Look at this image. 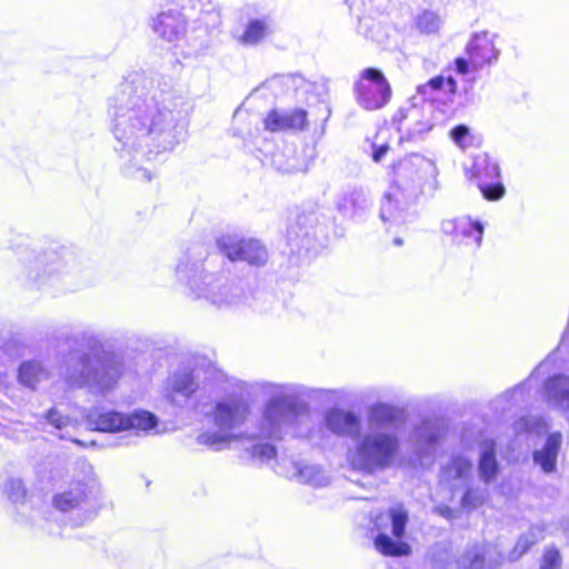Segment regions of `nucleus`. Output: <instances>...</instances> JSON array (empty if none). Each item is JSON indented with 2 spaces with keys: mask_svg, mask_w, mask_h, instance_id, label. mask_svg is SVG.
<instances>
[{
  "mask_svg": "<svg viewBox=\"0 0 569 569\" xmlns=\"http://www.w3.org/2000/svg\"><path fill=\"white\" fill-rule=\"evenodd\" d=\"M457 81L451 76H436L428 80L426 83L419 84L416 89V94L411 98L420 97L417 103H433L436 94L443 91L446 94L453 96L457 92Z\"/></svg>",
  "mask_w": 569,
  "mask_h": 569,
  "instance_id": "c85d7f7f",
  "label": "nucleus"
},
{
  "mask_svg": "<svg viewBox=\"0 0 569 569\" xmlns=\"http://www.w3.org/2000/svg\"><path fill=\"white\" fill-rule=\"evenodd\" d=\"M122 373L119 356L104 350L73 351L64 360V379L77 388L103 395L114 387Z\"/></svg>",
  "mask_w": 569,
  "mask_h": 569,
  "instance_id": "423d86ee",
  "label": "nucleus"
},
{
  "mask_svg": "<svg viewBox=\"0 0 569 569\" xmlns=\"http://www.w3.org/2000/svg\"><path fill=\"white\" fill-rule=\"evenodd\" d=\"M433 170V163L417 153L405 157L393 166V181L382 196L379 212L380 220L388 229L412 221V204L421 193L425 177Z\"/></svg>",
  "mask_w": 569,
  "mask_h": 569,
  "instance_id": "20e7f679",
  "label": "nucleus"
},
{
  "mask_svg": "<svg viewBox=\"0 0 569 569\" xmlns=\"http://www.w3.org/2000/svg\"><path fill=\"white\" fill-rule=\"evenodd\" d=\"M20 277L26 286L40 290H59L64 276L76 267L73 252L66 248L36 252L23 248L18 253Z\"/></svg>",
  "mask_w": 569,
  "mask_h": 569,
  "instance_id": "0eeeda50",
  "label": "nucleus"
},
{
  "mask_svg": "<svg viewBox=\"0 0 569 569\" xmlns=\"http://www.w3.org/2000/svg\"><path fill=\"white\" fill-rule=\"evenodd\" d=\"M236 437L230 432H224L216 428L213 431H206L197 437L199 445L208 446L214 450H220L222 446L229 443Z\"/></svg>",
  "mask_w": 569,
  "mask_h": 569,
  "instance_id": "4c0bfd02",
  "label": "nucleus"
},
{
  "mask_svg": "<svg viewBox=\"0 0 569 569\" xmlns=\"http://www.w3.org/2000/svg\"><path fill=\"white\" fill-rule=\"evenodd\" d=\"M311 216H298L295 223L290 224L287 230V240L292 252L300 253L301 250L307 252L313 248L316 230L310 224Z\"/></svg>",
  "mask_w": 569,
  "mask_h": 569,
  "instance_id": "bb28decb",
  "label": "nucleus"
},
{
  "mask_svg": "<svg viewBox=\"0 0 569 569\" xmlns=\"http://www.w3.org/2000/svg\"><path fill=\"white\" fill-rule=\"evenodd\" d=\"M562 557L560 551L551 546L547 547L542 553L539 569H561Z\"/></svg>",
  "mask_w": 569,
  "mask_h": 569,
  "instance_id": "79ce46f5",
  "label": "nucleus"
},
{
  "mask_svg": "<svg viewBox=\"0 0 569 569\" xmlns=\"http://www.w3.org/2000/svg\"><path fill=\"white\" fill-rule=\"evenodd\" d=\"M88 426L101 432L133 431L136 436L147 435L158 426V418L147 410L123 413L113 409L94 407L86 415Z\"/></svg>",
  "mask_w": 569,
  "mask_h": 569,
  "instance_id": "1a4fd4ad",
  "label": "nucleus"
},
{
  "mask_svg": "<svg viewBox=\"0 0 569 569\" xmlns=\"http://www.w3.org/2000/svg\"><path fill=\"white\" fill-rule=\"evenodd\" d=\"M335 206L343 218L362 221L372 207V199L363 187L349 184L337 194Z\"/></svg>",
  "mask_w": 569,
  "mask_h": 569,
  "instance_id": "a211bd4d",
  "label": "nucleus"
},
{
  "mask_svg": "<svg viewBox=\"0 0 569 569\" xmlns=\"http://www.w3.org/2000/svg\"><path fill=\"white\" fill-rule=\"evenodd\" d=\"M445 433L446 425L443 420L438 418L423 419L411 433L416 455L419 458L432 456Z\"/></svg>",
  "mask_w": 569,
  "mask_h": 569,
  "instance_id": "412c9836",
  "label": "nucleus"
},
{
  "mask_svg": "<svg viewBox=\"0 0 569 569\" xmlns=\"http://www.w3.org/2000/svg\"><path fill=\"white\" fill-rule=\"evenodd\" d=\"M49 372L41 362L36 360L23 361L18 370V380L20 385L30 390H36L38 386L48 380Z\"/></svg>",
  "mask_w": 569,
  "mask_h": 569,
  "instance_id": "2f4dec72",
  "label": "nucleus"
},
{
  "mask_svg": "<svg viewBox=\"0 0 569 569\" xmlns=\"http://www.w3.org/2000/svg\"><path fill=\"white\" fill-rule=\"evenodd\" d=\"M325 423L330 432L353 440L361 433V420L359 416L340 408L329 410L325 416Z\"/></svg>",
  "mask_w": 569,
  "mask_h": 569,
  "instance_id": "393cba45",
  "label": "nucleus"
},
{
  "mask_svg": "<svg viewBox=\"0 0 569 569\" xmlns=\"http://www.w3.org/2000/svg\"><path fill=\"white\" fill-rule=\"evenodd\" d=\"M217 246L230 261H246L250 266L262 267L269 260L267 247L258 239L222 234L217 239Z\"/></svg>",
  "mask_w": 569,
  "mask_h": 569,
  "instance_id": "4468645a",
  "label": "nucleus"
},
{
  "mask_svg": "<svg viewBox=\"0 0 569 569\" xmlns=\"http://www.w3.org/2000/svg\"><path fill=\"white\" fill-rule=\"evenodd\" d=\"M467 557L471 569H495L503 559L500 552L487 547L475 548L468 551Z\"/></svg>",
  "mask_w": 569,
  "mask_h": 569,
  "instance_id": "f704fd0d",
  "label": "nucleus"
},
{
  "mask_svg": "<svg viewBox=\"0 0 569 569\" xmlns=\"http://www.w3.org/2000/svg\"><path fill=\"white\" fill-rule=\"evenodd\" d=\"M466 170L470 179L476 181L485 199L497 201L505 196L506 189L501 182L499 164L488 153L476 154Z\"/></svg>",
  "mask_w": 569,
  "mask_h": 569,
  "instance_id": "ddd939ff",
  "label": "nucleus"
},
{
  "mask_svg": "<svg viewBox=\"0 0 569 569\" xmlns=\"http://www.w3.org/2000/svg\"><path fill=\"white\" fill-rule=\"evenodd\" d=\"M455 70L459 74H467L470 70L472 71L469 58L458 57L455 59Z\"/></svg>",
  "mask_w": 569,
  "mask_h": 569,
  "instance_id": "3c124183",
  "label": "nucleus"
},
{
  "mask_svg": "<svg viewBox=\"0 0 569 569\" xmlns=\"http://www.w3.org/2000/svg\"><path fill=\"white\" fill-rule=\"evenodd\" d=\"M46 421L53 426L58 430H62L67 426H69L71 419L68 415L61 413L58 408L52 407L47 411V413L43 416Z\"/></svg>",
  "mask_w": 569,
  "mask_h": 569,
  "instance_id": "a18cd8bd",
  "label": "nucleus"
},
{
  "mask_svg": "<svg viewBox=\"0 0 569 569\" xmlns=\"http://www.w3.org/2000/svg\"><path fill=\"white\" fill-rule=\"evenodd\" d=\"M402 243H403V240H402L401 238L396 237V238L393 239V244H395V246L400 247V246H402Z\"/></svg>",
  "mask_w": 569,
  "mask_h": 569,
  "instance_id": "5fc2aeb1",
  "label": "nucleus"
},
{
  "mask_svg": "<svg viewBox=\"0 0 569 569\" xmlns=\"http://www.w3.org/2000/svg\"><path fill=\"white\" fill-rule=\"evenodd\" d=\"M213 9L212 0H172V7L161 11L152 20L151 27L161 39L177 47L186 42L188 48L182 50L184 58H199L208 49L207 30L199 28L189 34L187 26L190 20H198Z\"/></svg>",
  "mask_w": 569,
  "mask_h": 569,
  "instance_id": "39448f33",
  "label": "nucleus"
},
{
  "mask_svg": "<svg viewBox=\"0 0 569 569\" xmlns=\"http://www.w3.org/2000/svg\"><path fill=\"white\" fill-rule=\"evenodd\" d=\"M465 492L461 497L460 505L463 509H477L485 503L488 498V490L480 486H463Z\"/></svg>",
  "mask_w": 569,
  "mask_h": 569,
  "instance_id": "e433bc0d",
  "label": "nucleus"
},
{
  "mask_svg": "<svg viewBox=\"0 0 569 569\" xmlns=\"http://www.w3.org/2000/svg\"><path fill=\"white\" fill-rule=\"evenodd\" d=\"M198 389V372L190 366H183L168 377L164 393L168 401L177 407H183Z\"/></svg>",
  "mask_w": 569,
  "mask_h": 569,
  "instance_id": "aec40b11",
  "label": "nucleus"
},
{
  "mask_svg": "<svg viewBox=\"0 0 569 569\" xmlns=\"http://www.w3.org/2000/svg\"><path fill=\"white\" fill-rule=\"evenodd\" d=\"M371 148H372L371 158L377 163H379L385 158V156L387 154V152L389 150L388 143L377 144L373 142L371 144Z\"/></svg>",
  "mask_w": 569,
  "mask_h": 569,
  "instance_id": "09e8293b",
  "label": "nucleus"
},
{
  "mask_svg": "<svg viewBox=\"0 0 569 569\" xmlns=\"http://www.w3.org/2000/svg\"><path fill=\"white\" fill-rule=\"evenodd\" d=\"M441 230L452 238L456 246L463 247L472 253L481 247L485 228L481 221L462 216L443 220Z\"/></svg>",
  "mask_w": 569,
  "mask_h": 569,
  "instance_id": "f3484780",
  "label": "nucleus"
},
{
  "mask_svg": "<svg viewBox=\"0 0 569 569\" xmlns=\"http://www.w3.org/2000/svg\"><path fill=\"white\" fill-rule=\"evenodd\" d=\"M358 103L366 110H377L387 104L391 88L383 73L376 68H367L356 84Z\"/></svg>",
  "mask_w": 569,
  "mask_h": 569,
  "instance_id": "2eb2a0df",
  "label": "nucleus"
},
{
  "mask_svg": "<svg viewBox=\"0 0 569 569\" xmlns=\"http://www.w3.org/2000/svg\"><path fill=\"white\" fill-rule=\"evenodd\" d=\"M499 473L497 460V445L493 440H485L480 445L478 459V475L485 485L496 481Z\"/></svg>",
  "mask_w": 569,
  "mask_h": 569,
  "instance_id": "c756f323",
  "label": "nucleus"
},
{
  "mask_svg": "<svg viewBox=\"0 0 569 569\" xmlns=\"http://www.w3.org/2000/svg\"><path fill=\"white\" fill-rule=\"evenodd\" d=\"M439 513L446 518H450L452 511L449 507H442V508H439Z\"/></svg>",
  "mask_w": 569,
  "mask_h": 569,
  "instance_id": "603ef678",
  "label": "nucleus"
},
{
  "mask_svg": "<svg viewBox=\"0 0 569 569\" xmlns=\"http://www.w3.org/2000/svg\"><path fill=\"white\" fill-rule=\"evenodd\" d=\"M420 97L410 98L393 116L392 122L401 133L400 140L418 141L431 131L439 120L440 112L435 103H420Z\"/></svg>",
  "mask_w": 569,
  "mask_h": 569,
  "instance_id": "9b49d317",
  "label": "nucleus"
},
{
  "mask_svg": "<svg viewBox=\"0 0 569 569\" xmlns=\"http://www.w3.org/2000/svg\"><path fill=\"white\" fill-rule=\"evenodd\" d=\"M409 522V512L402 503L388 508L386 513L375 520L378 535L373 545L377 551L385 556L401 557L411 552V547L402 541Z\"/></svg>",
  "mask_w": 569,
  "mask_h": 569,
  "instance_id": "9d476101",
  "label": "nucleus"
},
{
  "mask_svg": "<svg viewBox=\"0 0 569 569\" xmlns=\"http://www.w3.org/2000/svg\"><path fill=\"white\" fill-rule=\"evenodd\" d=\"M295 476L299 482L316 488L326 487L330 483V476L318 465L297 462L295 463Z\"/></svg>",
  "mask_w": 569,
  "mask_h": 569,
  "instance_id": "473e14b6",
  "label": "nucleus"
},
{
  "mask_svg": "<svg viewBox=\"0 0 569 569\" xmlns=\"http://www.w3.org/2000/svg\"><path fill=\"white\" fill-rule=\"evenodd\" d=\"M450 138L461 149L471 144L470 130L466 124H458L450 130Z\"/></svg>",
  "mask_w": 569,
  "mask_h": 569,
  "instance_id": "c03bdc74",
  "label": "nucleus"
},
{
  "mask_svg": "<svg viewBox=\"0 0 569 569\" xmlns=\"http://www.w3.org/2000/svg\"><path fill=\"white\" fill-rule=\"evenodd\" d=\"M543 401L552 409L569 411V376L557 373L545 380Z\"/></svg>",
  "mask_w": 569,
  "mask_h": 569,
  "instance_id": "a878e982",
  "label": "nucleus"
},
{
  "mask_svg": "<svg viewBox=\"0 0 569 569\" xmlns=\"http://www.w3.org/2000/svg\"><path fill=\"white\" fill-rule=\"evenodd\" d=\"M274 32L273 19L269 16L251 18L248 20L239 42L244 46H258Z\"/></svg>",
  "mask_w": 569,
  "mask_h": 569,
  "instance_id": "cd10ccee",
  "label": "nucleus"
},
{
  "mask_svg": "<svg viewBox=\"0 0 569 569\" xmlns=\"http://www.w3.org/2000/svg\"><path fill=\"white\" fill-rule=\"evenodd\" d=\"M76 339L82 341L83 343H87L89 347H93L97 342H99L98 338L90 329L77 332Z\"/></svg>",
  "mask_w": 569,
  "mask_h": 569,
  "instance_id": "8fccbe9b",
  "label": "nucleus"
},
{
  "mask_svg": "<svg viewBox=\"0 0 569 569\" xmlns=\"http://www.w3.org/2000/svg\"><path fill=\"white\" fill-rule=\"evenodd\" d=\"M216 259L202 246L188 249L177 264V279L193 299H204L219 309L237 307L244 300V289L239 281L213 270Z\"/></svg>",
  "mask_w": 569,
  "mask_h": 569,
  "instance_id": "7ed1b4c3",
  "label": "nucleus"
},
{
  "mask_svg": "<svg viewBox=\"0 0 569 569\" xmlns=\"http://www.w3.org/2000/svg\"><path fill=\"white\" fill-rule=\"evenodd\" d=\"M264 129L270 132L303 131L308 126V113L305 109L271 110L263 120Z\"/></svg>",
  "mask_w": 569,
  "mask_h": 569,
  "instance_id": "4be33fe9",
  "label": "nucleus"
},
{
  "mask_svg": "<svg viewBox=\"0 0 569 569\" xmlns=\"http://www.w3.org/2000/svg\"><path fill=\"white\" fill-rule=\"evenodd\" d=\"M0 389H3L6 392H8L7 379L2 372H0Z\"/></svg>",
  "mask_w": 569,
  "mask_h": 569,
  "instance_id": "864d4df0",
  "label": "nucleus"
},
{
  "mask_svg": "<svg viewBox=\"0 0 569 569\" xmlns=\"http://www.w3.org/2000/svg\"><path fill=\"white\" fill-rule=\"evenodd\" d=\"M250 415L251 407L244 396L229 395L216 401L210 417L214 428L236 437V431L246 425Z\"/></svg>",
  "mask_w": 569,
  "mask_h": 569,
  "instance_id": "f8f14e48",
  "label": "nucleus"
},
{
  "mask_svg": "<svg viewBox=\"0 0 569 569\" xmlns=\"http://www.w3.org/2000/svg\"><path fill=\"white\" fill-rule=\"evenodd\" d=\"M561 441V433L552 432L547 437L543 447L532 452L533 462L539 466L543 472L550 473L556 470Z\"/></svg>",
  "mask_w": 569,
  "mask_h": 569,
  "instance_id": "7c9ffc66",
  "label": "nucleus"
},
{
  "mask_svg": "<svg viewBox=\"0 0 569 569\" xmlns=\"http://www.w3.org/2000/svg\"><path fill=\"white\" fill-rule=\"evenodd\" d=\"M277 455V449L273 445L270 443H257L252 447V456L254 458H259L262 461H268L274 458Z\"/></svg>",
  "mask_w": 569,
  "mask_h": 569,
  "instance_id": "49530a36",
  "label": "nucleus"
},
{
  "mask_svg": "<svg viewBox=\"0 0 569 569\" xmlns=\"http://www.w3.org/2000/svg\"><path fill=\"white\" fill-rule=\"evenodd\" d=\"M272 163L282 173H298L309 170V161L296 157V152L291 148H286L282 152L276 153Z\"/></svg>",
  "mask_w": 569,
  "mask_h": 569,
  "instance_id": "72a5a7b5",
  "label": "nucleus"
},
{
  "mask_svg": "<svg viewBox=\"0 0 569 569\" xmlns=\"http://www.w3.org/2000/svg\"><path fill=\"white\" fill-rule=\"evenodd\" d=\"M543 539V527L533 525L517 540L513 549L509 552V561L520 559L533 545Z\"/></svg>",
  "mask_w": 569,
  "mask_h": 569,
  "instance_id": "c9c22d12",
  "label": "nucleus"
},
{
  "mask_svg": "<svg viewBox=\"0 0 569 569\" xmlns=\"http://www.w3.org/2000/svg\"><path fill=\"white\" fill-rule=\"evenodd\" d=\"M52 506L63 513H76V518L70 519L71 526H81L96 515L92 503L89 502L87 485L76 482L68 489L56 493L52 497Z\"/></svg>",
  "mask_w": 569,
  "mask_h": 569,
  "instance_id": "dca6fc26",
  "label": "nucleus"
},
{
  "mask_svg": "<svg viewBox=\"0 0 569 569\" xmlns=\"http://www.w3.org/2000/svg\"><path fill=\"white\" fill-rule=\"evenodd\" d=\"M403 422L401 410L378 402L368 410L366 432L355 440L348 452L351 466L363 473L373 475L389 469L399 451V428Z\"/></svg>",
  "mask_w": 569,
  "mask_h": 569,
  "instance_id": "f03ea898",
  "label": "nucleus"
},
{
  "mask_svg": "<svg viewBox=\"0 0 569 569\" xmlns=\"http://www.w3.org/2000/svg\"><path fill=\"white\" fill-rule=\"evenodd\" d=\"M3 495L14 505L23 503L27 489L20 479L10 478L2 487Z\"/></svg>",
  "mask_w": 569,
  "mask_h": 569,
  "instance_id": "ea45409f",
  "label": "nucleus"
},
{
  "mask_svg": "<svg viewBox=\"0 0 569 569\" xmlns=\"http://www.w3.org/2000/svg\"><path fill=\"white\" fill-rule=\"evenodd\" d=\"M358 33L365 38L381 43L386 38V33L381 24L370 17L359 19Z\"/></svg>",
  "mask_w": 569,
  "mask_h": 569,
  "instance_id": "58836bf2",
  "label": "nucleus"
},
{
  "mask_svg": "<svg viewBox=\"0 0 569 569\" xmlns=\"http://www.w3.org/2000/svg\"><path fill=\"white\" fill-rule=\"evenodd\" d=\"M183 104V97L158 74L132 71L123 78L110 99L108 114L113 148L126 174L143 181L152 179L143 163L179 143Z\"/></svg>",
  "mask_w": 569,
  "mask_h": 569,
  "instance_id": "f257e3e1",
  "label": "nucleus"
},
{
  "mask_svg": "<svg viewBox=\"0 0 569 569\" xmlns=\"http://www.w3.org/2000/svg\"><path fill=\"white\" fill-rule=\"evenodd\" d=\"M498 34L489 31L473 32L466 44L465 52L470 60L472 71L477 72L486 66L495 64L500 57L496 47Z\"/></svg>",
  "mask_w": 569,
  "mask_h": 569,
  "instance_id": "6ab92c4d",
  "label": "nucleus"
},
{
  "mask_svg": "<svg viewBox=\"0 0 569 569\" xmlns=\"http://www.w3.org/2000/svg\"><path fill=\"white\" fill-rule=\"evenodd\" d=\"M472 467V461L467 456L452 455L440 469V480L456 491L470 482Z\"/></svg>",
  "mask_w": 569,
  "mask_h": 569,
  "instance_id": "b1692460",
  "label": "nucleus"
},
{
  "mask_svg": "<svg viewBox=\"0 0 569 569\" xmlns=\"http://www.w3.org/2000/svg\"><path fill=\"white\" fill-rule=\"evenodd\" d=\"M546 363H539L536 369L531 372L529 378L518 383L513 388L506 390L503 393L498 396L493 400V407L496 410L510 411L513 408H522L526 407L530 401L531 395V380L539 375V372L545 368Z\"/></svg>",
  "mask_w": 569,
  "mask_h": 569,
  "instance_id": "5701e85b",
  "label": "nucleus"
},
{
  "mask_svg": "<svg viewBox=\"0 0 569 569\" xmlns=\"http://www.w3.org/2000/svg\"><path fill=\"white\" fill-rule=\"evenodd\" d=\"M417 28L423 33H435L440 28V18L431 11H423L417 17Z\"/></svg>",
  "mask_w": 569,
  "mask_h": 569,
  "instance_id": "a19ab883",
  "label": "nucleus"
},
{
  "mask_svg": "<svg viewBox=\"0 0 569 569\" xmlns=\"http://www.w3.org/2000/svg\"><path fill=\"white\" fill-rule=\"evenodd\" d=\"M309 417V406L296 392L271 397L263 406L259 435L282 440L287 435L300 436V425Z\"/></svg>",
  "mask_w": 569,
  "mask_h": 569,
  "instance_id": "6e6552de",
  "label": "nucleus"
},
{
  "mask_svg": "<svg viewBox=\"0 0 569 569\" xmlns=\"http://www.w3.org/2000/svg\"><path fill=\"white\" fill-rule=\"evenodd\" d=\"M284 79L281 76H274L268 80H266L256 91H262V90H280L283 86Z\"/></svg>",
  "mask_w": 569,
  "mask_h": 569,
  "instance_id": "de8ad7c7",
  "label": "nucleus"
},
{
  "mask_svg": "<svg viewBox=\"0 0 569 569\" xmlns=\"http://www.w3.org/2000/svg\"><path fill=\"white\" fill-rule=\"evenodd\" d=\"M542 427V420L537 417H522L513 423V430L517 435L521 432H538Z\"/></svg>",
  "mask_w": 569,
  "mask_h": 569,
  "instance_id": "37998d69",
  "label": "nucleus"
}]
</instances>
